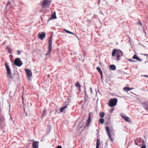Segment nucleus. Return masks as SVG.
I'll return each mask as SVG.
<instances>
[{
    "label": "nucleus",
    "mask_w": 148,
    "mask_h": 148,
    "mask_svg": "<svg viewBox=\"0 0 148 148\" xmlns=\"http://www.w3.org/2000/svg\"><path fill=\"white\" fill-rule=\"evenodd\" d=\"M116 54L117 55L116 60L118 61L120 59V56H123V53L121 51L119 50L114 49L112 51V56H115Z\"/></svg>",
    "instance_id": "1"
},
{
    "label": "nucleus",
    "mask_w": 148,
    "mask_h": 148,
    "mask_svg": "<svg viewBox=\"0 0 148 148\" xmlns=\"http://www.w3.org/2000/svg\"><path fill=\"white\" fill-rule=\"evenodd\" d=\"M117 101L116 99H112L109 101V106L111 107H113L116 105Z\"/></svg>",
    "instance_id": "2"
},
{
    "label": "nucleus",
    "mask_w": 148,
    "mask_h": 148,
    "mask_svg": "<svg viewBox=\"0 0 148 148\" xmlns=\"http://www.w3.org/2000/svg\"><path fill=\"white\" fill-rule=\"evenodd\" d=\"M135 143L136 145H139L145 144L144 141L140 138L137 139L135 141Z\"/></svg>",
    "instance_id": "3"
},
{
    "label": "nucleus",
    "mask_w": 148,
    "mask_h": 148,
    "mask_svg": "<svg viewBox=\"0 0 148 148\" xmlns=\"http://www.w3.org/2000/svg\"><path fill=\"white\" fill-rule=\"evenodd\" d=\"M14 63L18 66H21L22 64V62L18 58H17L15 59L14 61Z\"/></svg>",
    "instance_id": "4"
},
{
    "label": "nucleus",
    "mask_w": 148,
    "mask_h": 148,
    "mask_svg": "<svg viewBox=\"0 0 148 148\" xmlns=\"http://www.w3.org/2000/svg\"><path fill=\"white\" fill-rule=\"evenodd\" d=\"M5 66L8 75L10 78H12V74L9 67L6 64H5Z\"/></svg>",
    "instance_id": "5"
},
{
    "label": "nucleus",
    "mask_w": 148,
    "mask_h": 148,
    "mask_svg": "<svg viewBox=\"0 0 148 148\" xmlns=\"http://www.w3.org/2000/svg\"><path fill=\"white\" fill-rule=\"evenodd\" d=\"M25 71L26 72L27 77L28 79H29L30 77L32 76V71L28 69H25Z\"/></svg>",
    "instance_id": "6"
},
{
    "label": "nucleus",
    "mask_w": 148,
    "mask_h": 148,
    "mask_svg": "<svg viewBox=\"0 0 148 148\" xmlns=\"http://www.w3.org/2000/svg\"><path fill=\"white\" fill-rule=\"evenodd\" d=\"M51 1L49 0H44L43 1V4L42 5L48 6L50 4Z\"/></svg>",
    "instance_id": "7"
},
{
    "label": "nucleus",
    "mask_w": 148,
    "mask_h": 148,
    "mask_svg": "<svg viewBox=\"0 0 148 148\" xmlns=\"http://www.w3.org/2000/svg\"><path fill=\"white\" fill-rule=\"evenodd\" d=\"M45 34L44 32H42L41 34H39L38 37L40 39H42L45 37Z\"/></svg>",
    "instance_id": "8"
},
{
    "label": "nucleus",
    "mask_w": 148,
    "mask_h": 148,
    "mask_svg": "<svg viewBox=\"0 0 148 148\" xmlns=\"http://www.w3.org/2000/svg\"><path fill=\"white\" fill-rule=\"evenodd\" d=\"M52 49V46H49L48 47V52L46 54L47 56H50V54L51 53V50Z\"/></svg>",
    "instance_id": "9"
},
{
    "label": "nucleus",
    "mask_w": 148,
    "mask_h": 148,
    "mask_svg": "<svg viewBox=\"0 0 148 148\" xmlns=\"http://www.w3.org/2000/svg\"><path fill=\"white\" fill-rule=\"evenodd\" d=\"M121 117L126 121L127 122H129L130 121V119L129 117H127L123 115L121 116Z\"/></svg>",
    "instance_id": "10"
},
{
    "label": "nucleus",
    "mask_w": 148,
    "mask_h": 148,
    "mask_svg": "<svg viewBox=\"0 0 148 148\" xmlns=\"http://www.w3.org/2000/svg\"><path fill=\"white\" fill-rule=\"evenodd\" d=\"M106 131L107 132L108 134V135L109 138H110V139L111 140H112V139L111 136V135H110V132H109V128L108 127H106Z\"/></svg>",
    "instance_id": "11"
},
{
    "label": "nucleus",
    "mask_w": 148,
    "mask_h": 148,
    "mask_svg": "<svg viewBox=\"0 0 148 148\" xmlns=\"http://www.w3.org/2000/svg\"><path fill=\"white\" fill-rule=\"evenodd\" d=\"M90 114L89 115L88 118V119L86 123V125L88 126H89L91 122V118H90Z\"/></svg>",
    "instance_id": "12"
},
{
    "label": "nucleus",
    "mask_w": 148,
    "mask_h": 148,
    "mask_svg": "<svg viewBox=\"0 0 148 148\" xmlns=\"http://www.w3.org/2000/svg\"><path fill=\"white\" fill-rule=\"evenodd\" d=\"M33 148H38V142L36 141H34L33 144Z\"/></svg>",
    "instance_id": "13"
},
{
    "label": "nucleus",
    "mask_w": 148,
    "mask_h": 148,
    "mask_svg": "<svg viewBox=\"0 0 148 148\" xmlns=\"http://www.w3.org/2000/svg\"><path fill=\"white\" fill-rule=\"evenodd\" d=\"M133 88H130L128 87H125L123 88V90L126 92L129 91L133 89Z\"/></svg>",
    "instance_id": "14"
},
{
    "label": "nucleus",
    "mask_w": 148,
    "mask_h": 148,
    "mask_svg": "<svg viewBox=\"0 0 148 148\" xmlns=\"http://www.w3.org/2000/svg\"><path fill=\"white\" fill-rule=\"evenodd\" d=\"M67 108V106H66L64 107H62L60 110L61 112H64L65 109Z\"/></svg>",
    "instance_id": "15"
},
{
    "label": "nucleus",
    "mask_w": 148,
    "mask_h": 148,
    "mask_svg": "<svg viewBox=\"0 0 148 148\" xmlns=\"http://www.w3.org/2000/svg\"><path fill=\"white\" fill-rule=\"evenodd\" d=\"M100 145V140L97 139V145L96 148H99Z\"/></svg>",
    "instance_id": "16"
},
{
    "label": "nucleus",
    "mask_w": 148,
    "mask_h": 148,
    "mask_svg": "<svg viewBox=\"0 0 148 148\" xmlns=\"http://www.w3.org/2000/svg\"><path fill=\"white\" fill-rule=\"evenodd\" d=\"M96 69L99 72V73L100 74L101 76V77L102 78V72L101 71V69L99 67H97L96 68Z\"/></svg>",
    "instance_id": "17"
},
{
    "label": "nucleus",
    "mask_w": 148,
    "mask_h": 148,
    "mask_svg": "<svg viewBox=\"0 0 148 148\" xmlns=\"http://www.w3.org/2000/svg\"><path fill=\"white\" fill-rule=\"evenodd\" d=\"M110 69L113 70H114L116 69V66L113 65H111L110 66Z\"/></svg>",
    "instance_id": "18"
},
{
    "label": "nucleus",
    "mask_w": 148,
    "mask_h": 148,
    "mask_svg": "<svg viewBox=\"0 0 148 148\" xmlns=\"http://www.w3.org/2000/svg\"><path fill=\"white\" fill-rule=\"evenodd\" d=\"M144 108L146 110H148V102L145 103Z\"/></svg>",
    "instance_id": "19"
},
{
    "label": "nucleus",
    "mask_w": 148,
    "mask_h": 148,
    "mask_svg": "<svg viewBox=\"0 0 148 148\" xmlns=\"http://www.w3.org/2000/svg\"><path fill=\"white\" fill-rule=\"evenodd\" d=\"M5 120L4 117L2 115L0 117V121H1L3 122Z\"/></svg>",
    "instance_id": "20"
},
{
    "label": "nucleus",
    "mask_w": 148,
    "mask_h": 148,
    "mask_svg": "<svg viewBox=\"0 0 148 148\" xmlns=\"http://www.w3.org/2000/svg\"><path fill=\"white\" fill-rule=\"evenodd\" d=\"M51 18L52 19H56L57 18V17H56V12H54V14H52V15Z\"/></svg>",
    "instance_id": "21"
},
{
    "label": "nucleus",
    "mask_w": 148,
    "mask_h": 148,
    "mask_svg": "<svg viewBox=\"0 0 148 148\" xmlns=\"http://www.w3.org/2000/svg\"><path fill=\"white\" fill-rule=\"evenodd\" d=\"M64 31L66 33L72 34L74 35V34L73 33H72L69 31H68L65 29H64Z\"/></svg>",
    "instance_id": "22"
},
{
    "label": "nucleus",
    "mask_w": 148,
    "mask_h": 148,
    "mask_svg": "<svg viewBox=\"0 0 148 148\" xmlns=\"http://www.w3.org/2000/svg\"><path fill=\"white\" fill-rule=\"evenodd\" d=\"M132 58L134 59H136L138 60H140L139 58L136 55H134L132 57Z\"/></svg>",
    "instance_id": "23"
},
{
    "label": "nucleus",
    "mask_w": 148,
    "mask_h": 148,
    "mask_svg": "<svg viewBox=\"0 0 148 148\" xmlns=\"http://www.w3.org/2000/svg\"><path fill=\"white\" fill-rule=\"evenodd\" d=\"M75 86L79 88V89H80L81 86L79 82H76L75 84Z\"/></svg>",
    "instance_id": "24"
},
{
    "label": "nucleus",
    "mask_w": 148,
    "mask_h": 148,
    "mask_svg": "<svg viewBox=\"0 0 148 148\" xmlns=\"http://www.w3.org/2000/svg\"><path fill=\"white\" fill-rule=\"evenodd\" d=\"M104 116V113L102 112L100 113V116L101 117H103Z\"/></svg>",
    "instance_id": "25"
},
{
    "label": "nucleus",
    "mask_w": 148,
    "mask_h": 148,
    "mask_svg": "<svg viewBox=\"0 0 148 148\" xmlns=\"http://www.w3.org/2000/svg\"><path fill=\"white\" fill-rule=\"evenodd\" d=\"M99 122L103 124L104 123V120L103 119L101 118L99 120Z\"/></svg>",
    "instance_id": "26"
},
{
    "label": "nucleus",
    "mask_w": 148,
    "mask_h": 148,
    "mask_svg": "<svg viewBox=\"0 0 148 148\" xmlns=\"http://www.w3.org/2000/svg\"><path fill=\"white\" fill-rule=\"evenodd\" d=\"M52 38H51L49 40V46L52 45Z\"/></svg>",
    "instance_id": "27"
},
{
    "label": "nucleus",
    "mask_w": 148,
    "mask_h": 148,
    "mask_svg": "<svg viewBox=\"0 0 148 148\" xmlns=\"http://www.w3.org/2000/svg\"><path fill=\"white\" fill-rule=\"evenodd\" d=\"M143 145L141 147V148H146V146L145 145V144H143Z\"/></svg>",
    "instance_id": "28"
},
{
    "label": "nucleus",
    "mask_w": 148,
    "mask_h": 148,
    "mask_svg": "<svg viewBox=\"0 0 148 148\" xmlns=\"http://www.w3.org/2000/svg\"><path fill=\"white\" fill-rule=\"evenodd\" d=\"M17 53L18 55H20L21 54V52L19 50H18Z\"/></svg>",
    "instance_id": "29"
},
{
    "label": "nucleus",
    "mask_w": 148,
    "mask_h": 148,
    "mask_svg": "<svg viewBox=\"0 0 148 148\" xmlns=\"http://www.w3.org/2000/svg\"><path fill=\"white\" fill-rule=\"evenodd\" d=\"M57 148H62V147L61 146H57Z\"/></svg>",
    "instance_id": "30"
},
{
    "label": "nucleus",
    "mask_w": 148,
    "mask_h": 148,
    "mask_svg": "<svg viewBox=\"0 0 148 148\" xmlns=\"http://www.w3.org/2000/svg\"><path fill=\"white\" fill-rule=\"evenodd\" d=\"M113 110H111H111H110V111H111V112H112L113 111Z\"/></svg>",
    "instance_id": "31"
},
{
    "label": "nucleus",
    "mask_w": 148,
    "mask_h": 148,
    "mask_svg": "<svg viewBox=\"0 0 148 148\" xmlns=\"http://www.w3.org/2000/svg\"><path fill=\"white\" fill-rule=\"evenodd\" d=\"M139 24H140V25H142V24H141V23L140 22H139Z\"/></svg>",
    "instance_id": "32"
},
{
    "label": "nucleus",
    "mask_w": 148,
    "mask_h": 148,
    "mask_svg": "<svg viewBox=\"0 0 148 148\" xmlns=\"http://www.w3.org/2000/svg\"><path fill=\"white\" fill-rule=\"evenodd\" d=\"M7 49H8V50H9H9H10V49H9V48H7Z\"/></svg>",
    "instance_id": "33"
},
{
    "label": "nucleus",
    "mask_w": 148,
    "mask_h": 148,
    "mask_svg": "<svg viewBox=\"0 0 148 148\" xmlns=\"http://www.w3.org/2000/svg\"><path fill=\"white\" fill-rule=\"evenodd\" d=\"M9 3V2H8V4H7V6L8 5V4Z\"/></svg>",
    "instance_id": "34"
},
{
    "label": "nucleus",
    "mask_w": 148,
    "mask_h": 148,
    "mask_svg": "<svg viewBox=\"0 0 148 148\" xmlns=\"http://www.w3.org/2000/svg\"><path fill=\"white\" fill-rule=\"evenodd\" d=\"M144 76L145 77H147V75H144Z\"/></svg>",
    "instance_id": "35"
},
{
    "label": "nucleus",
    "mask_w": 148,
    "mask_h": 148,
    "mask_svg": "<svg viewBox=\"0 0 148 148\" xmlns=\"http://www.w3.org/2000/svg\"><path fill=\"white\" fill-rule=\"evenodd\" d=\"M46 112V111H45V110H44V112Z\"/></svg>",
    "instance_id": "36"
},
{
    "label": "nucleus",
    "mask_w": 148,
    "mask_h": 148,
    "mask_svg": "<svg viewBox=\"0 0 148 148\" xmlns=\"http://www.w3.org/2000/svg\"><path fill=\"white\" fill-rule=\"evenodd\" d=\"M75 36H76L77 37V36H76V35H75Z\"/></svg>",
    "instance_id": "37"
},
{
    "label": "nucleus",
    "mask_w": 148,
    "mask_h": 148,
    "mask_svg": "<svg viewBox=\"0 0 148 148\" xmlns=\"http://www.w3.org/2000/svg\"><path fill=\"white\" fill-rule=\"evenodd\" d=\"M132 61V62H134V61Z\"/></svg>",
    "instance_id": "38"
}]
</instances>
